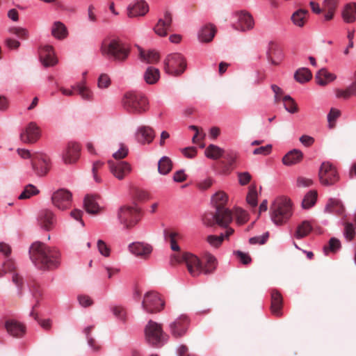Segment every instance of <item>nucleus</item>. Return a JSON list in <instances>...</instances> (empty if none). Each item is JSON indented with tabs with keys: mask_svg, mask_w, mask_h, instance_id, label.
Here are the masks:
<instances>
[{
	"mask_svg": "<svg viewBox=\"0 0 356 356\" xmlns=\"http://www.w3.org/2000/svg\"><path fill=\"white\" fill-rule=\"evenodd\" d=\"M172 168V164L171 160L167 157H162L158 163V171L161 175H167L168 174Z\"/></svg>",
	"mask_w": 356,
	"mask_h": 356,
	"instance_id": "obj_45",
	"label": "nucleus"
},
{
	"mask_svg": "<svg viewBox=\"0 0 356 356\" xmlns=\"http://www.w3.org/2000/svg\"><path fill=\"white\" fill-rule=\"evenodd\" d=\"M172 24V14L169 11H165L163 17L159 19L156 24L154 26V31L156 35L165 37L169 31H171Z\"/></svg>",
	"mask_w": 356,
	"mask_h": 356,
	"instance_id": "obj_15",
	"label": "nucleus"
},
{
	"mask_svg": "<svg viewBox=\"0 0 356 356\" xmlns=\"http://www.w3.org/2000/svg\"><path fill=\"white\" fill-rule=\"evenodd\" d=\"M139 55L142 61L149 64L156 63L160 58L159 53L154 50L145 51L139 49Z\"/></svg>",
	"mask_w": 356,
	"mask_h": 356,
	"instance_id": "obj_34",
	"label": "nucleus"
},
{
	"mask_svg": "<svg viewBox=\"0 0 356 356\" xmlns=\"http://www.w3.org/2000/svg\"><path fill=\"white\" fill-rule=\"evenodd\" d=\"M2 268L3 272L6 273L8 272H13L12 281L19 289H21L24 284L23 277L18 273L14 272L15 270V264L14 261L11 259L6 261L2 266Z\"/></svg>",
	"mask_w": 356,
	"mask_h": 356,
	"instance_id": "obj_29",
	"label": "nucleus"
},
{
	"mask_svg": "<svg viewBox=\"0 0 356 356\" xmlns=\"http://www.w3.org/2000/svg\"><path fill=\"white\" fill-rule=\"evenodd\" d=\"M312 77V74L310 70L305 67L298 69L294 74L295 79L300 83L309 81Z\"/></svg>",
	"mask_w": 356,
	"mask_h": 356,
	"instance_id": "obj_44",
	"label": "nucleus"
},
{
	"mask_svg": "<svg viewBox=\"0 0 356 356\" xmlns=\"http://www.w3.org/2000/svg\"><path fill=\"white\" fill-rule=\"evenodd\" d=\"M205 156L213 160L222 157L225 150L216 145H209L205 149Z\"/></svg>",
	"mask_w": 356,
	"mask_h": 356,
	"instance_id": "obj_40",
	"label": "nucleus"
},
{
	"mask_svg": "<svg viewBox=\"0 0 356 356\" xmlns=\"http://www.w3.org/2000/svg\"><path fill=\"white\" fill-rule=\"evenodd\" d=\"M233 217L227 211H216V213H206L203 218L204 223L209 227L218 224L220 227H227L232 221Z\"/></svg>",
	"mask_w": 356,
	"mask_h": 356,
	"instance_id": "obj_11",
	"label": "nucleus"
},
{
	"mask_svg": "<svg viewBox=\"0 0 356 356\" xmlns=\"http://www.w3.org/2000/svg\"><path fill=\"white\" fill-rule=\"evenodd\" d=\"M30 291L32 293V296L35 300V304L33 305V309L36 308L40 302V300L42 296V290L38 283L33 282L30 285Z\"/></svg>",
	"mask_w": 356,
	"mask_h": 356,
	"instance_id": "obj_49",
	"label": "nucleus"
},
{
	"mask_svg": "<svg viewBox=\"0 0 356 356\" xmlns=\"http://www.w3.org/2000/svg\"><path fill=\"white\" fill-rule=\"evenodd\" d=\"M111 83L110 77L106 74H102L97 80V87L100 89H105Z\"/></svg>",
	"mask_w": 356,
	"mask_h": 356,
	"instance_id": "obj_53",
	"label": "nucleus"
},
{
	"mask_svg": "<svg viewBox=\"0 0 356 356\" xmlns=\"http://www.w3.org/2000/svg\"><path fill=\"white\" fill-rule=\"evenodd\" d=\"M282 101L284 103V106L288 112L291 113H296L298 111L297 104L289 95L284 96L282 97Z\"/></svg>",
	"mask_w": 356,
	"mask_h": 356,
	"instance_id": "obj_48",
	"label": "nucleus"
},
{
	"mask_svg": "<svg viewBox=\"0 0 356 356\" xmlns=\"http://www.w3.org/2000/svg\"><path fill=\"white\" fill-rule=\"evenodd\" d=\"M228 197L225 193L223 191H218L216 194H214L212 197V202L216 207V210L220 211H227V214L232 216V212L225 208V205L227 202Z\"/></svg>",
	"mask_w": 356,
	"mask_h": 356,
	"instance_id": "obj_27",
	"label": "nucleus"
},
{
	"mask_svg": "<svg viewBox=\"0 0 356 356\" xmlns=\"http://www.w3.org/2000/svg\"><path fill=\"white\" fill-rule=\"evenodd\" d=\"M283 299L281 293L277 290L271 291L270 310L273 315L280 316L282 314Z\"/></svg>",
	"mask_w": 356,
	"mask_h": 356,
	"instance_id": "obj_28",
	"label": "nucleus"
},
{
	"mask_svg": "<svg viewBox=\"0 0 356 356\" xmlns=\"http://www.w3.org/2000/svg\"><path fill=\"white\" fill-rule=\"evenodd\" d=\"M224 161H222L220 163L223 165L225 172H229L232 168L237 158V154L233 151H225V154L222 156Z\"/></svg>",
	"mask_w": 356,
	"mask_h": 356,
	"instance_id": "obj_37",
	"label": "nucleus"
},
{
	"mask_svg": "<svg viewBox=\"0 0 356 356\" xmlns=\"http://www.w3.org/2000/svg\"><path fill=\"white\" fill-rule=\"evenodd\" d=\"M8 31L17 36L19 39L26 40L29 38V31L22 27L13 26L10 28Z\"/></svg>",
	"mask_w": 356,
	"mask_h": 356,
	"instance_id": "obj_52",
	"label": "nucleus"
},
{
	"mask_svg": "<svg viewBox=\"0 0 356 356\" xmlns=\"http://www.w3.org/2000/svg\"><path fill=\"white\" fill-rule=\"evenodd\" d=\"M189 129L195 131V135L192 138V141L193 143H198L199 141L203 139L205 136L204 133H203L202 130L200 129L198 127L195 125H191Z\"/></svg>",
	"mask_w": 356,
	"mask_h": 356,
	"instance_id": "obj_55",
	"label": "nucleus"
},
{
	"mask_svg": "<svg viewBox=\"0 0 356 356\" xmlns=\"http://www.w3.org/2000/svg\"><path fill=\"white\" fill-rule=\"evenodd\" d=\"M39 190L37 188L32 185L28 184L25 186L24 191L19 195L18 198L19 200H26L30 198L31 196L38 195L39 193Z\"/></svg>",
	"mask_w": 356,
	"mask_h": 356,
	"instance_id": "obj_50",
	"label": "nucleus"
},
{
	"mask_svg": "<svg viewBox=\"0 0 356 356\" xmlns=\"http://www.w3.org/2000/svg\"><path fill=\"white\" fill-rule=\"evenodd\" d=\"M313 184V180L305 177H298L297 178L296 186L298 188H307Z\"/></svg>",
	"mask_w": 356,
	"mask_h": 356,
	"instance_id": "obj_60",
	"label": "nucleus"
},
{
	"mask_svg": "<svg viewBox=\"0 0 356 356\" xmlns=\"http://www.w3.org/2000/svg\"><path fill=\"white\" fill-rule=\"evenodd\" d=\"M129 251L141 259H147L152 252V247L149 244L143 242H134L129 245Z\"/></svg>",
	"mask_w": 356,
	"mask_h": 356,
	"instance_id": "obj_18",
	"label": "nucleus"
},
{
	"mask_svg": "<svg viewBox=\"0 0 356 356\" xmlns=\"http://www.w3.org/2000/svg\"><path fill=\"white\" fill-rule=\"evenodd\" d=\"M29 254L32 262L40 270H51L59 265V252L43 243H33L30 247Z\"/></svg>",
	"mask_w": 356,
	"mask_h": 356,
	"instance_id": "obj_2",
	"label": "nucleus"
},
{
	"mask_svg": "<svg viewBox=\"0 0 356 356\" xmlns=\"http://www.w3.org/2000/svg\"><path fill=\"white\" fill-rule=\"evenodd\" d=\"M238 22L235 29L241 31H246L254 27V20L251 15L245 11H240L236 13Z\"/></svg>",
	"mask_w": 356,
	"mask_h": 356,
	"instance_id": "obj_21",
	"label": "nucleus"
},
{
	"mask_svg": "<svg viewBox=\"0 0 356 356\" xmlns=\"http://www.w3.org/2000/svg\"><path fill=\"white\" fill-rule=\"evenodd\" d=\"M39 55L41 62L45 67L54 65L57 63V60L54 57V52L51 46H44L40 49Z\"/></svg>",
	"mask_w": 356,
	"mask_h": 356,
	"instance_id": "obj_24",
	"label": "nucleus"
},
{
	"mask_svg": "<svg viewBox=\"0 0 356 356\" xmlns=\"http://www.w3.org/2000/svg\"><path fill=\"white\" fill-rule=\"evenodd\" d=\"M318 177L321 184L326 186L334 185L339 179L335 167L329 162H323L321 164L318 172Z\"/></svg>",
	"mask_w": 356,
	"mask_h": 356,
	"instance_id": "obj_8",
	"label": "nucleus"
},
{
	"mask_svg": "<svg viewBox=\"0 0 356 356\" xmlns=\"http://www.w3.org/2000/svg\"><path fill=\"white\" fill-rule=\"evenodd\" d=\"M81 147L76 143H70L65 152L63 154V159L65 163L72 164L75 163L79 158Z\"/></svg>",
	"mask_w": 356,
	"mask_h": 356,
	"instance_id": "obj_20",
	"label": "nucleus"
},
{
	"mask_svg": "<svg viewBox=\"0 0 356 356\" xmlns=\"http://www.w3.org/2000/svg\"><path fill=\"white\" fill-rule=\"evenodd\" d=\"M303 158L302 152L297 149L289 151L282 159L285 165H293L300 163Z\"/></svg>",
	"mask_w": 356,
	"mask_h": 356,
	"instance_id": "obj_31",
	"label": "nucleus"
},
{
	"mask_svg": "<svg viewBox=\"0 0 356 356\" xmlns=\"http://www.w3.org/2000/svg\"><path fill=\"white\" fill-rule=\"evenodd\" d=\"M164 306V302L160 295L154 291L147 293L143 298L142 307L147 313L154 314L160 312Z\"/></svg>",
	"mask_w": 356,
	"mask_h": 356,
	"instance_id": "obj_9",
	"label": "nucleus"
},
{
	"mask_svg": "<svg viewBox=\"0 0 356 356\" xmlns=\"http://www.w3.org/2000/svg\"><path fill=\"white\" fill-rule=\"evenodd\" d=\"M102 54L116 61L125 60L129 54V47L118 40H105L101 46Z\"/></svg>",
	"mask_w": 356,
	"mask_h": 356,
	"instance_id": "obj_4",
	"label": "nucleus"
},
{
	"mask_svg": "<svg viewBox=\"0 0 356 356\" xmlns=\"http://www.w3.org/2000/svg\"><path fill=\"white\" fill-rule=\"evenodd\" d=\"M49 158L42 153H34L32 157V168L38 176L47 174L50 168Z\"/></svg>",
	"mask_w": 356,
	"mask_h": 356,
	"instance_id": "obj_12",
	"label": "nucleus"
},
{
	"mask_svg": "<svg viewBox=\"0 0 356 356\" xmlns=\"http://www.w3.org/2000/svg\"><path fill=\"white\" fill-rule=\"evenodd\" d=\"M312 230V227L310 222L307 220H305L298 226L294 236L298 239L302 238L307 236Z\"/></svg>",
	"mask_w": 356,
	"mask_h": 356,
	"instance_id": "obj_43",
	"label": "nucleus"
},
{
	"mask_svg": "<svg viewBox=\"0 0 356 356\" xmlns=\"http://www.w3.org/2000/svg\"><path fill=\"white\" fill-rule=\"evenodd\" d=\"M122 105L127 112L132 114H143L149 109L146 97L136 91L126 92L122 99Z\"/></svg>",
	"mask_w": 356,
	"mask_h": 356,
	"instance_id": "obj_3",
	"label": "nucleus"
},
{
	"mask_svg": "<svg viewBox=\"0 0 356 356\" xmlns=\"http://www.w3.org/2000/svg\"><path fill=\"white\" fill-rule=\"evenodd\" d=\"M5 328L10 336L16 338L22 337L25 333L24 325L15 320L6 321Z\"/></svg>",
	"mask_w": 356,
	"mask_h": 356,
	"instance_id": "obj_26",
	"label": "nucleus"
},
{
	"mask_svg": "<svg viewBox=\"0 0 356 356\" xmlns=\"http://www.w3.org/2000/svg\"><path fill=\"white\" fill-rule=\"evenodd\" d=\"M341 15L345 22L353 23L356 19V3L346 4Z\"/></svg>",
	"mask_w": 356,
	"mask_h": 356,
	"instance_id": "obj_33",
	"label": "nucleus"
},
{
	"mask_svg": "<svg viewBox=\"0 0 356 356\" xmlns=\"http://www.w3.org/2000/svg\"><path fill=\"white\" fill-rule=\"evenodd\" d=\"M97 246L99 253L104 256L108 257L110 255L111 249L109 246L102 240L99 239L97 241Z\"/></svg>",
	"mask_w": 356,
	"mask_h": 356,
	"instance_id": "obj_54",
	"label": "nucleus"
},
{
	"mask_svg": "<svg viewBox=\"0 0 356 356\" xmlns=\"http://www.w3.org/2000/svg\"><path fill=\"white\" fill-rule=\"evenodd\" d=\"M128 152V147L124 144H120V149L113 153V157L116 160L122 159L127 156Z\"/></svg>",
	"mask_w": 356,
	"mask_h": 356,
	"instance_id": "obj_56",
	"label": "nucleus"
},
{
	"mask_svg": "<svg viewBox=\"0 0 356 356\" xmlns=\"http://www.w3.org/2000/svg\"><path fill=\"white\" fill-rule=\"evenodd\" d=\"M112 312L115 317L124 321L126 318V312L122 307L115 306L112 307Z\"/></svg>",
	"mask_w": 356,
	"mask_h": 356,
	"instance_id": "obj_62",
	"label": "nucleus"
},
{
	"mask_svg": "<svg viewBox=\"0 0 356 356\" xmlns=\"http://www.w3.org/2000/svg\"><path fill=\"white\" fill-rule=\"evenodd\" d=\"M99 196L88 195L84 199V207L86 211L90 214H97L100 211V207L97 202Z\"/></svg>",
	"mask_w": 356,
	"mask_h": 356,
	"instance_id": "obj_30",
	"label": "nucleus"
},
{
	"mask_svg": "<svg viewBox=\"0 0 356 356\" xmlns=\"http://www.w3.org/2000/svg\"><path fill=\"white\" fill-rule=\"evenodd\" d=\"M51 34L57 39L62 40L66 38L67 31L65 26L60 22L54 23L51 28Z\"/></svg>",
	"mask_w": 356,
	"mask_h": 356,
	"instance_id": "obj_41",
	"label": "nucleus"
},
{
	"mask_svg": "<svg viewBox=\"0 0 356 356\" xmlns=\"http://www.w3.org/2000/svg\"><path fill=\"white\" fill-rule=\"evenodd\" d=\"M51 202L58 209L65 210L71 205L72 193L66 189H59L53 193Z\"/></svg>",
	"mask_w": 356,
	"mask_h": 356,
	"instance_id": "obj_13",
	"label": "nucleus"
},
{
	"mask_svg": "<svg viewBox=\"0 0 356 356\" xmlns=\"http://www.w3.org/2000/svg\"><path fill=\"white\" fill-rule=\"evenodd\" d=\"M111 174L118 179L122 180L131 172V166L127 161H108Z\"/></svg>",
	"mask_w": 356,
	"mask_h": 356,
	"instance_id": "obj_14",
	"label": "nucleus"
},
{
	"mask_svg": "<svg viewBox=\"0 0 356 356\" xmlns=\"http://www.w3.org/2000/svg\"><path fill=\"white\" fill-rule=\"evenodd\" d=\"M145 332L147 341L152 346H156L163 341L164 334L161 325L153 321L148 322Z\"/></svg>",
	"mask_w": 356,
	"mask_h": 356,
	"instance_id": "obj_10",
	"label": "nucleus"
},
{
	"mask_svg": "<svg viewBox=\"0 0 356 356\" xmlns=\"http://www.w3.org/2000/svg\"><path fill=\"white\" fill-rule=\"evenodd\" d=\"M336 76L334 74L329 72L326 69H321L316 75V79L318 84L325 86L328 83L334 81Z\"/></svg>",
	"mask_w": 356,
	"mask_h": 356,
	"instance_id": "obj_36",
	"label": "nucleus"
},
{
	"mask_svg": "<svg viewBox=\"0 0 356 356\" xmlns=\"http://www.w3.org/2000/svg\"><path fill=\"white\" fill-rule=\"evenodd\" d=\"M355 234V229L353 224L346 222L344 228V235L347 240L351 241Z\"/></svg>",
	"mask_w": 356,
	"mask_h": 356,
	"instance_id": "obj_59",
	"label": "nucleus"
},
{
	"mask_svg": "<svg viewBox=\"0 0 356 356\" xmlns=\"http://www.w3.org/2000/svg\"><path fill=\"white\" fill-rule=\"evenodd\" d=\"M341 247V243L339 240L336 238H330L329 241V247L325 246L324 251L326 254H327V251L330 250L332 252H335Z\"/></svg>",
	"mask_w": 356,
	"mask_h": 356,
	"instance_id": "obj_58",
	"label": "nucleus"
},
{
	"mask_svg": "<svg viewBox=\"0 0 356 356\" xmlns=\"http://www.w3.org/2000/svg\"><path fill=\"white\" fill-rule=\"evenodd\" d=\"M189 325V320L186 315H181L170 325L173 337L179 338L185 334Z\"/></svg>",
	"mask_w": 356,
	"mask_h": 356,
	"instance_id": "obj_17",
	"label": "nucleus"
},
{
	"mask_svg": "<svg viewBox=\"0 0 356 356\" xmlns=\"http://www.w3.org/2000/svg\"><path fill=\"white\" fill-rule=\"evenodd\" d=\"M317 200V192L316 191H310L308 192L302 202L304 209H309L313 207Z\"/></svg>",
	"mask_w": 356,
	"mask_h": 356,
	"instance_id": "obj_47",
	"label": "nucleus"
},
{
	"mask_svg": "<svg viewBox=\"0 0 356 356\" xmlns=\"http://www.w3.org/2000/svg\"><path fill=\"white\" fill-rule=\"evenodd\" d=\"M238 181L241 185L245 186L248 184L251 180V175L249 172H240L238 175Z\"/></svg>",
	"mask_w": 356,
	"mask_h": 356,
	"instance_id": "obj_64",
	"label": "nucleus"
},
{
	"mask_svg": "<svg viewBox=\"0 0 356 356\" xmlns=\"http://www.w3.org/2000/svg\"><path fill=\"white\" fill-rule=\"evenodd\" d=\"M73 88L77 91L83 99L90 102L93 100L94 95L92 91L84 83H78Z\"/></svg>",
	"mask_w": 356,
	"mask_h": 356,
	"instance_id": "obj_39",
	"label": "nucleus"
},
{
	"mask_svg": "<svg viewBox=\"0 0 356 356\" xmlns=\"http://www.w3.org/2000/svg\"><path fill=\"white\" fill-rule=\"evenodd\" d=\"M246 201L252 207L257 205V193L256 186H251L246 197Z\"/></svg>",
	"mask_w": 356,
	"mask_h": 356,
	"instance_id": "obj_51",
	"label": "nucleus"
},
{
	"mask_svg": "<svg viewBox=\"0 0 356 356\" xmlns=\"http://www.w3.org/2000/svg\"><path fill=\"white\" fill-rule=\"evenodd\" d=\"M186 60L179 53H172L167 56L164 60L165 71L168 74L179 76L186 69Z\"/></svg>",
	"mask_w": 356,
	"mask_h": 356,
	"instance_id": "obj_6",
	"label": "nucleus"
},
{
	"mask_svg": "<svg viewBox=\"0 0 356 356\" xmlns=\"http://www.w3.org/2000/svg\"><path fill=\"white\" fill-rule=\"evenodd\" d=\"M269 234L268 232L264 234L261 236H254L252 237L249 239V242L250 244H260L263 245L264 244L268 238Z\"/></svg>",
	"mask_w": 356,
	"mask_h": 356,
	"instance_id": "obj_61",
	"label": "nucleus"
},
{
	"mask_svg": "<svg viewBox=\"0 0 356 356\" xmlns=\"http://www.w3.org/2000/svg\"><path fill=\"white\" fill-rule=\"evenodd\" d=\"M38 222L42 229L49 231L54 227L56 219L52 211L45 209L39 212Z\"/></svg>",
	"mask_w": 356,
	"mask_h": 356,
	"instance_id": "obj_16",
	"label": "nucleus"
},
{
	"mask_svg": "<svg viewBox=\"0 0 356 356\" xmlns=\"http://www.w3.org/2000/svg\"><path fill=\"white\" fill-rule=\"evenodd\" d=\"M340 115V111L336 108H331L328 115L327 120L330 127H333L332 123L339 118Z\"/></svg>",
	"mask_w": 356,
	"mask_h": 356,
	"instance_id": "obj_63",
	"label": "nucleus"
},
{
	"mask_svg": "<svg viewBox=\"0 0 356 356\" xmlns=\"http://www.w3.org/2000/svg\"><path fill=\"white\" fill-rule=\"evenodd\" d=\"M149 11L148 4L143 0L137 1L133 5L129 6L127 15L129 17L144 16Z\"/></svg>",
	"mask_w": 356,
	"mask_h": 356,
	"instance_id": "obj_23",
	"label": "nucleus"
},
{
	"mask_svg": "<svg viewBox=\"0 0 356 356\" xmlns=\"http://www.w3.org/2000/svg\"><path fill=\"white\" fill-rule=\"evenodd\" d=\"M291 200L286 198H278L270 207L271 220L277 225L285 223L292 216Z\"/></svg>",
	"mask_w": 356,
	"mask_h": 356,
	"instance_id": "obj_5",
	"label": "nucleus"
},
{
	"mask_svg": "<svg viewBox=\"0 0 356 356\" xmlns=\"http://www.w3.org/2000/svg\"><path fill=\"white\" fill-rule=\"evenodd\" d=\"M224 240V235L220 234L219 236H215V235H210L207 237V241L208 243L213 246V247H218L221 245L222 242Z\"/></svg>",
	"mask_w": 356,
	"mask_h": 356,
	"instance_id": "obj_57",
	"label": "nucleus"
},
{
	"mask_svg": "<svg viewBox=\"0 0 356 356\" xmlns=\"http://www.w3.org/2000/svg\"><path fill=\"white\" fill-rule=\"evenodd\" d=\"M159 78V70L153 67H148L144 74V79L148 84H154L158 81Z\"/></svg>",
	"mask_w": 356,
	"mask_h": 356,
	"instance_id": "obj_42",
	"label": "nucleus"
},
{
	"mask_svg": "<svg viewBox=\"0 0 356 356\" xmlns=\"http://www.w3.org/2000/svg\"><path fill=\"white\" fill-rule=\"evenodd\" d=\"M136 140L141 144H149L155 137L154 129L149 126H140L138 128L136 134Z\"/></svg>",
	"mask_w": 356,
	"mask_h": 356,
	"instance_id": "obj_22",
	"label": "nucleus"
},
{
	"mask_svg": "<svg viewBox=\"0 0 356 356\" xmlns=\"http://www.w3.org/2000/svg\"><path fill=\"white\" fill-rule=\"evenodd\" d=\"M118 218L124 228L131 229L140 219V209L136 206H122L118 211Z\"/></svg>",
	"mask_w": 356,
	"mask_h": 356,
	"instance_id": "obj_7",
	"label": "nucleus"
},
{
	"mask_svg": "<svg viewBox=\"0 0 356 356\" xmlns=\"http://www.w3.org/2000/svg\"><path fill=\"white\" fill-rule=\"evenodd\" d=\"M325 210L331 213L341 215L343 213L345 208L340 200L332 198L329 200Z\"/></svg>",
	"mask_w": 356,
	"mask_h": 356,
	"instance_id": "obj_35",
	"label": "nucleus"
},
{
	"mask_svg": "<svg viewBox=\"0 0 356 356\" xmlns=\"http://www.w3.org/2000/svg\"><path fill=\"white\" fill-rule=\"evenodd\" d=\"M307 10L300 9L295 12L292 16L291 19L293 22L300 27H302L304 26L305 20H306V16L307 15Z\"/></svg>",
	"mask_w": 356,
	"mask_h": 356,
	"instance_id": "obj_46",
	"label": "nucleus"
},
{
	"mask_svg": "<svg viewBox=\"0 0 356 356\" xmlns=\"http://www.w3.org/2000/svg\"><path fill=\"white\" fill-rule=\"evenodd\" d=\"M39 137V127L33 122L29 123L25 129L20 134L22 141L26 143H33L38 140Z\"/></svg>",
	"mask_w": 356,
	"mask_h": 356,
	"instance_id": "obj_19",
	"label": "nucleus"
},
{
	"mask_svg": "<svg viewBox=\"0 0 356 356\" xmlns=\"http://www.w3.org/2000/svg\"><path fill=\"white\" fill-rule=\"evenodd\" d=\"M165 238L170 243V248L173 251L178 252L173 254L170 257V264L172 266L185 263L188 273L193 277H197L202 273L204 274H211L214 272L217 266V260L214 256L209 252L204 255L205 261L204 266H202L200 259L195 255L189 252H180L179 246L177 243V240L181 238L180 233L172 230H164Z\"/></svg>",
	"mask_w": 356,
	"mask_h": 356,
	"instance_id": "obj_1",
	"label": "nucleus"
},
{
	"mask_svg": "<svg viewBox=\"0 0 356 356\" xmlns=\"http://www.w3.org/2000/svg\"><path fill=\"white\" fill-rule=\"evenodd\" d=\"M339 0H324L323 2V10L325 12L324 18L326 21L331 20L334 15Z\"/></svg>",
	"mask_w": 356,
	"mask_h": 356,
	"instance_id": "obj_32",
	"label": "nucleus"
},
{
	"mask_svg": "<svg viewBox=\"0 0 356 356\" xmlns=\"http://www.w3.org/2000/svg\"><path fill=\"white\" fill-rule=\"evenodd\" d=\"M216 29L212 25H207L204 26L200 31L199 39L204 42H209L212 40L215 34Z\"/></svg>",
	"mask_w": 356,
	"mask_h": 356,
	"instance_id": "obj_38",
	"label": "nucleus"
},
{
	"mask_svg": "<svg viewBox=\"0 0 356 356\" xmlns=\"http://www.w3.org/2000/svg\"><path fill=\"white\" fill-rule=\"evenodd\" d=\"M266 56L268 60L271 64L277 65L282 58V53L280 46L274 42H269Z\"/></svg>",
	"mask_w": 356,
	"mask_h": 356,
	"instance_id": "obj_25",
	"label": "nucleus"
}]
</instances>
